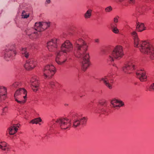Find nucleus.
Listing matches in <instances>:
<instances>
[{
    "label": "nucleus",
    "instance_id": "1",
    "mask_svg": "<svg viewBox=\"0 0 154 154\" xmlns=\"http://www.w3.org/2000/svg\"><path fill=\"white\" fill-rule=\"evenodd\" d=\"M75 48L77 51V57L83 56L81 62V69L85 72L89 67L91 63L89 53L87 52L89 47V44L81 38L77 39L75 43Z\"/></svg>",
    "mask_w": 154,
    "mask_h": 154
},
{
    "label": "nucleus",
    "instance_id": "2",
    "mask_svg": "<svg viewBox=\"0 0 154 154\" xmlns=\"http://www.w3.org/2000/svg\"><path fill=\"white\" fill-rule=\"evenodd\" d=\"M124 55L122 47L120 45L116 46L109 55L107 59L108 63L111 64L115 60H119L123 57Z\"/></svg>",
    "mask_w": 154,
    "mask_h": 154
},
{
    "label": "nucleus",
    "instance_id": "3",
    "mask_svg": "<svg viewBox=\"0 0 154 154\" xmlns=\"http://www.w3.org/2000/svg\"><path fill=\"white\" fill-rule=\"evenodd\" d=\"M27 91L24 88H20L15 92L14 95L15 101L20 105L24 104L27 100Z\"/></svg>",
    "mask_w": 154,
    "mask_h": 154
},
{
    "label": "nucleus",
    "instance_id": "4",
    "mask_svg": "<svg viewBox=\"0 0 154 154\" xmlns=\"http://www.w3.org/2000/svg\"><path fill=\"white\" fill-rule=\"evenodd\" d=\"M43 71L44 78L45 79H50L54 76L57 70L53 64H48L44 66Z\"/></svg>",
    "mask_w": 154,
    "mask_h": 154
},
{
    "label": "nucleus",
    "instance_id": "5",
    "mask_svg": "<svg viewBox=\"0 0 154 154\" xmlns=\"http://www.w3.org/2000/svg\"><path fill=\"white\" fill-rule=\"evenodd\" d=\"M137 47L141 53L148 54L150 51H152L154 47L147 42L141 41L139 43Z\"/></svg>",
    "mask_w": 154,
    "mask_h": 154
},
{
    "label": "nucleus",
    "instance_id": "6",
    "mask_svg": "<svg viewBox=\"0 0 154 154\" xmlns=\"http://www.w3.org/2000/svg\"><path fill=\"white\" fill-rule=\"evenodd\" d=\"M114 74L110 73L101 78L100 81L103 82L107 87L111 89L112 88V85L114 82Z\"/></svg>",
    "mask_w": 154,
    "mask_h": 154
},
{
    "label": "nucleus",
    "instance_id": "7",
    "mask_svg": "<svg viewBox=\"0 0 154 154\" xmlns=\"http://www.w3.org/2000/svg\"><path fill=\"white\" fill-rule=\"evenodd\" d=\"M56 122L59 124L60 127L62 129H67L71 126V120L66 118L57 119Z\"/></svg>",
    "mask_w": 154,
    "mask_h": 154
},
{
    "label": "nucleus",
    "instance_id": "8",
    "mask_svg": "<svg viewBox=\"0 0 154 154\" xmlns=\"http://www.w3.org/2000/svg\"><path fill=\"white\" fill-rule=\"evenodd\" d=\"M64 53L61 51L56 53L55 61L58 64L62 65L66 61L67 58Z\"/></svg>",
    "mask_w": 154,
    "mask_h": 154
},
{
    "label": "nucleus",
    "instance_id": "9",
    "mask_svg": "<svg viewBox=\"0 0 154 154\" xmlns=\"http://www.w3.org/2000/svg\"><path fill=\"white\" fill-rule=\"evenodd\" d=\"M73 49V45L68 40H66L61 46V51L64 53H66L71 51Z\"/></svg>",
    "mask_w": 154,
    "mask_h": 154
},
{
    "label": "nucleus",
    "instance_id": "10",
    "mask_svg": "<svg viewBox=\"0 0 154 154\" xmlns=\"http://www.w3.org/2000/svg\"><path fill=\"white\" fill-rule=\"evenodd\" d=\"M37 65V63L35 60L31 59L26 61L24 65V67L27 70H31L35 67Z\"/></svg>",
    "mask_w": 154,
    "mask_h": 154
},
{
    "label": "nucleus",
    "instance_id": "11",
    "mask_svg": "<svg viewBox=\"0 0 154 154\" xmlns=\"http://www.w3.org/2000/svg\"><path fill=\"white\" fill-rule=\"evenodd\" d=\"M57 39L54 38L47 43V47L50 51H55L57 48Z\"/></svg>",
    "mask_w": 154,
    "mask_h": 154
},
{
    "label": "nucleus",
    "instance_id": "12",
    "mask_svg": "<svg viewBox=\"0 0 154 154\" xmlns=\"http://www.w3.org/2000/svg\"><path fill=\"white\" fill-rule=\"evenodd\" d=\"M135 68V66L132 62L128 61L122 68L123 70L127 73H130Z\"/></svg>",
    "mask_w": 154,
    "mask_h": 154
},
{
    "label": "nucleus",
    "instance_id": "13",
    "mask_svg": "<svg viewBox=\"0 0 154 154\" xmlns=\"http://www.w3.org/2000/svg\"><path fill=\"white\" fill-rule=\"evenodd\" d=\"M137 77L141 82L146 81L147 79V75L145 71L143 70H138L136 73Z\"/></svg>",
    "mask_w": 154,
    "mask_h": 154
},
{
    "label": "nucleus",
    "instance_id": "14",
    "mask_svg": "<svg viewBox=\"0 0 154 154\" xmlns=\"http://www.w3.org/2000/svg\"><path fill=\"white\" fill-rule=\"evenodd\" d=\"M110 103L112 107L115 108L120 107L124 105V103L121 100L115 98L112 100Z\"/></svg>",
    "mask_w": 154,
    "mask_h": 154
},
{
    "label": "nucleus",
    "instance_id": "15",
    "mask_svg": "<svg viewBox=\"0 0 154 154\" xmlns=\"http://www.w3.org/2000/svg\"><path fill=\"white\" fill-rule=\"evenodd\" d=\"M33 30H28L26 32V34L29 36V38L32 39L37 38L40 35V32L33 31Z\"/></svg>",
    "mask_w": 154,
    "mask_h": 154
},
{
    "label": "nucleus",
    "instance_id": "16",
    "mask_svg": "<svg viewBox=\"0 0 154 154\" xmlns=\"http://www.w3.org/2000/svg\"><path fill=\"white\" fill-rule=\"evenodd\" d=\"M7 97V88L3 86L0 87V100H4Z\"/></svg>",
    "mask_w": 154,
    "mask_h": 154
},
{
    "label": "nucleus",
    "instance_id": "17",
    "mask_svg": "<svg viewBox=\"0 0 154 154\" xmlns=\"http://www.w3.org/2000/svg\"><path fill=\"white\" fill-rule=\"evenodd\" d=\"M20 125L19 124L13 125L9 128V133L11 135H13L16 133L18 130Z\"/></svg>",
    "mask_w": 154,
    "mask_h": 154
},
{
    "label": "nucleus",
    "instance_id": "18",
    "mask_svg": "<svg viewBox=\"0 0 154 154\" xmlns=\"http://www.w3.org/2000/svg\"><path fill=\"white\" fill-rule=\"evenodd\" d=\"M131 34L134 39V45L135 47H138L139 40L138 38L137 33L135 31H133Z\"/></svg>",
    "mask_w": 154,
    "mask_h": 154
},
{
    "label": "nucleus",
    "instance_id": "19",
    "mask_svg": "<svg viewBox=\"0 0 154 154\" xmlns=\"http://www.w3.org/2000/svg\"><path fill=\"white\" fill-rule=\"evenodd\" d=\"M0 149L4 151H8L10 149L9 146L5 142H0Z\"/></svg>",
    "mask_w": 154,
    "mask_h": 154
},
{
    "label": "nucleus",
    "instance_id": "20",
    "mask_svg": "<svg viewBox=\"0 0 154 154\" xmlns=\"http://www.w3.org/2000/svg\"><path fill=\"white\" fill-rule=\"evenodd\" d=\"M136 28L138 31L140 32L146 29V27L144 23H137Z\"/></svg>",
    "mask_w": 154,
    "mask_h": 154
},
{
    "label": "nucleus",
    "instance_id": "21",
    "mask_svg": "<svg viewBox=\"0 0 154 154\" xmlns=\"http://www.w3.org/2000/svg\"><path fill=\"white\" fill-rule=\"evenodd\" d=\"M31 87L34 92H36L38 90L39 88V84L38 81H35L33 83H30Z\"/></svg>",
    "mask_w": 154,
    "mask_h": 154
},
{
    "label": "nucleus",
    "instance_id": "22",
    "mask_svg": "<svg viewBox=\"0 0 154 154\" xmlns=\"http://www.w3.org/2000/svg\"><path fill=\"white\" fill-rule=\"evenodd\" d=\"M35 29L36 31L38 32L43 31V29H42V22L36 23L35 26Z\"/></svg>",
    "mask_w": 154,
    "mask_h": 154
},
{
    "label": "nucleus",
    "instance_id": "23",
    "mask_svg": "<svg viewBox=\"0 0 154 154\" xmlns=\"http://www.w3.org/2000/svg\"><path fill=\"white\" fill-rule=\"evenodd\" d=\"M16 54V52L15 50H10L6 51L5 54V57H11V56H15Z\"/></svg>",
    "mask_w": 154,
    "mask_h": 154
},
{
    "label": "nucleus",
    "instance_id": "24",
    "mask_svg": "<svg viewBox=\"0 0 154 154\" xmlns=\"http://www.w3.org/2000/svg\"><path fill=\"white\" fill-rule=\"evenodd\" d=\"M49 85L53 88H58L60 87L61 86L59 83L52 81L50 82Z\"/></svg>",
    "mask_w": 154,
    "mask_h": 154
},
{
    "label": "nucleus",
    "instance_id": "25",
    "mask_svg": "<svg viewBox=\"0 0 154 154\" xmlns=\"http://www.w3.org/2000/svg\"><path fill=\"white\" fill-rule=\"evenodd\" d=\"M92 10L91 9H88L84 14V17L86 19L89 18L91 16Z\"/></svg>",
    "mask_w": 154,
    "mask_h": 154
},
{
    "label": "nucleus",
    "instance_id": "26",
    "mask_svg": "<svg viewBox=\"0 0 154 154\" xmlns=\"http://www.w3.org/2000/svg\"><path fill=\"white\" fill-rule=\"evenodd\" d=\"M50 26V23H49L46 22H42V29H43V31L47 29Z\"/></svg>",
    "mask_w": 154,
    "mask_h": 154
},
{
    "label": "nucleus",
    "instance_id": "27",
    "mask_svg": "<svg viewBox=\"0 0 154 154\" xmlns=\"http://www.w3.org/2000/svg\"><path fill=\"white\" fill-rule=\"evenodd\" d=\"M42 121V119L41 118L39 117L32 120L29 123H32V124H37L39 122H41Z\"/></svg>",
    "mask_w": 154,
    "mask_h": 154
},
{
    "label": "nucleus",
    "instance_id": "28",
    "mask_svg": "<svg viewBox=\"0 0 154 154\" xmlns=\"http://www.w3.org/2000/svg\"><path fill=\"white\" fill-rule=\"evenodd\" d=\"M21 53L23 56L27 58L29 56L28 52L26 51V48H22L21 51Z\"/></svg>",
    "mask_w": 154,
    "mask_h": 154
},
{
    "label": "nucleus",
    "instance_id": "29",
    "mask_svg": "<svg viewBox=\"0 0 154 154\" xmlns=\"http://www.w3.org/2000/svg\"><path fill=\"white\" fill-rule=\"evenodd\" d=\"M80 124V121L79 119L75 120L73 122V127L74 128H76L79 126Z\"/></svg>",
    "mask_w": 154,
    "mask_h": 154
},
{
    "label": "nucleus",
    "instance_id": "30",
    "mask_svg": "<svg viewBox=\"0 0 154 154\" xmlns=\"http://www.w3.org/2000/svg\"><path fill=\"white\" fill-rule=\"evenodd\" d=\"M148 54L150 55V58L151 60H154V47L152 51H150Z\"/></svg>",
    "mask_w": 154,
    "mask_h": 154
},
{
    "label": "nucleus",
    "instance_id": "31",
    "mask_svg": "<svg viewBox=\"0 0 154 154\" xmlns=\"http://www.w3.org/2000/svg\"><path fill=\"white\" fill-rule=\"evenodd\" d=\"M79 121H80V124L81 123L82 124H85L86 123L87 119L85 117H84L82 119H79Z\"/></svg>",
    "mask_w": 154,
    "mask_h": 154
},
{
    "label": "nucleus",
    "instance_id": "32",
    "mask_svg": "<svg viewBox=\"0 0 154 154\" xmlns=\"http://www.w3.org/2000/svg\"><path fill=\"white\" fill-rule=\"evenodd\" d=\"M111 29L112 31L115 34H118L119 32V29L117 28V26L115 28H112Z\"/></svg>",
    "mask_w": 154,
    "mask_h": 154
},
{
    "label": "nucleus",
    "instance_id": "33",
    "mask_svg": "<svg viewBox=\"0 0 154 154\" xmlns=\"http://www.w3.org/2000/svg\"><path fill=\"white\" fill-rule=\"evenodd\" d=\"M22 17L24 18H27L29 17V14H27L25 11H23L22 14Z\"/></svg>",
    "mask_w": 154,
    "mask_h": 154
},
{
    "label": "nucleus",
    "instance_id": "34",
    "mask_svg": "<svg viewBox=\"0 0 154 154\" xmlns=\"http://www.w3.org/2000/svg\"><path fill=\"white\" fill-rule=\"evenodd\" d=\"M8 112V108L7 107H4L2 109V115H4L6 114Z\"/></svg>",
    "mask_w": 154,
    "mask_h": 154
},
{
    "label": "nucleus",
    "instance_id": "35",
    "mask_svg": "<svg viewBox=\"0 0 154 154\" xmlns=\"http://www.w3.org/2000/svg\"><path fill=\"white\" fill-rule=\"evenodd\" d=\"M117 26V25L116 23H115L113 22L111 23L109 25V28L110 29H111L112 28H115Z\"/></svg>",
    "mask_w": 154,
    "mask_h": 154
},
{
    "label": "nucleus",
    "instance_id": "36",
    "mask_svg": "<svg viewBox=\"0 0 154 154\" xmlns=\"http://www.w3.org/2000/svg\"><path fill=\"white\" fill-rule=\"evenodd\" d=\"M148 90L150 91H154V83L151 84L148 88Z\"/></svg>",
    "mask_w": 154,
    "mask_h": 154
},
{
    "label": "nucleus",
    "instance_id": "37",
    "mask_svg": "<svg viewBox=\"0 0 154 154\" xmlns=\"http://www.w3.org/2000/svg\"><path fill=\"white\" fill-rule=\"evenodd\" d=\"M112 8L110 6H109L108 7H107L105 9V11L106 12H109L111 11H112Z\"/></svg>",
    "mask_w": 154,
    "mask_h": 154
},
{
    "label": "nucleus",
    "instance_id": "38",
    "mask_svg": "<svg viewBox=\"0 0 154 154\" xmlns=\"http://www.w3.org/2000/svg\"><path fill=\"white\" fill-rule=\"evenodd\" d=\"M38 81V79H37L36 78V77H32L31 80L30 82V83H33L34 82H35V81Z\"/></svg>",
    "mask_w": 154,
    "mask_h": 154
},
{
    "label": "nucleus",
    "instance_id": "39",
    "mask_svg": "<svg viewBox=\"0 0 154 154\" xmlns=\"http://www.w3.org/2000/svg\"><path fill=\"white\" fill-rule=\"evenodd\" d=\"M119 19V17L118 16H116L113 19V22L114 23H116L118 22V20Z\"/></svg>",
    "mask_w": 154,
    "mask_h": 154
},
{
    "label": "nucleus",
    "instance_id": "40",
    "mask_svg": "<svg viewBox=\"0 0 154 154\" xmlns=\"http://www.w3.org/2000/svg\"><path fill=\"white\" fill-rule=\"evenodd\" d=\"M20 83L19 82H15L12 85L13 87L14 88H17L19 85Z\"/></svg>",
    "mask_w": 154,
    "mask_h": 154
},
{
    "label": "nucleus",
    "instance_id": "41",
    "mask_svg": "<svg viewBox=\"0 0 154 154\" xmlns=\"http://www.w3.org/2000/svg\"><path fill=\"white\" fill-rule=\"evenodd\" d=\"M52 56V55L51 54H46L45 56L47 58H48V57H51Z\"/></svg>",
    "mask_w": 154,
    "mask_h": 154
},
{
    "label": "nucleus",
    "instance_id": "42",
    "mask_svg": "<svg viewBox=\"0 0 154 154\" xmlns=\"http://www.w3.org/2000/svg\"><path fill=\"white\" fill-rule=\"evenodd\" d=\"M129 2L131 4H134L135 2V0H129Z\"/></svg>",
    "mask_w": 154,
    "mask_h": 154
},
{
    "label": "nucleus",
    "instance_id": "43",
    "mask_svg": "<svg viewBox=\"0 0 154 154\" xmlns=\"http://www.w3.org/2000/svg\"><path fill=\"white\" fill-rule=\"evenodd\" d=\"M113 66L114 67L115 69L116 70H117V69H118V68L116 66V64H113Z\"/></svg>",
    "mask_w": 154,
    "mask_h": 154
},
{
    "label": "nucleus",
    "instance_id": "44",
    "mask_svg": "<svg viewBox=\"0 0 154 154\" xmlns=\"http://www.w3.org/2000/svg\"><path fill=\"white\" fill-rule=\"evenodd\" d=\"M99 40L98 39H96L94 40V42H95L98 43L99 42Z\"/></svg>",
    "mask_w": 154,
    "mask_h": 154
},
{
    "label": "nucleus",
    "instance_id": "45",
    "mask_svg": "<svg viewBox=\"0 0 154 154\" xmlns=\"http://www.w3.org/2000/svg\"><path fill=\"white\" fill-rule=\"evenodd\" d=\"M46 2L48 4L50 3L51 1L50 0H47Z\"/></svg>",
    "mask_w": 154,
    "mask_h": 154
},
{
    "label": "nucleus",
    "instance_id": "46",
    "mask_svg": "<svg viewBox=\"0 0 154 154\" xmlns=\"http://www.w3.org/2000/svg\"><path fill=\"white\" fill-rule=\"evenodd\" d=\"M140 14H144V12H140Z\"/></svg>",
    "mask_w": 154,
    "mask_h": 154
},
{
    "label": "nucleus",
    "instance_id": "47",
    "mask_svg": "<svg viewBox=\"0 0 154 154\" xmlns=\"http://www.w3.org/2000/svg\"><path fill=\"white\" fill-rule=\"evenodd\" d=\"M119 1L121 2H122L124 0H119Z\"/></svg>",
    "mask_w": 154,
    "mask_h": 154
},
{
    "label": "nucleus",
    "instance_id": "48",
    "mask_svg": "<svg viewBox=\"0 0 154 154\" xmlns=\"http://www.w3.org/2000/svg\"><path fill=\"white\" fill-rule=\"evenodd\" d=\"M87 37L88 39H89V38L88 36H87Z\"/></svg>",
    "mask_w": 154,
    "mask_h": 154
}]
</instances>
